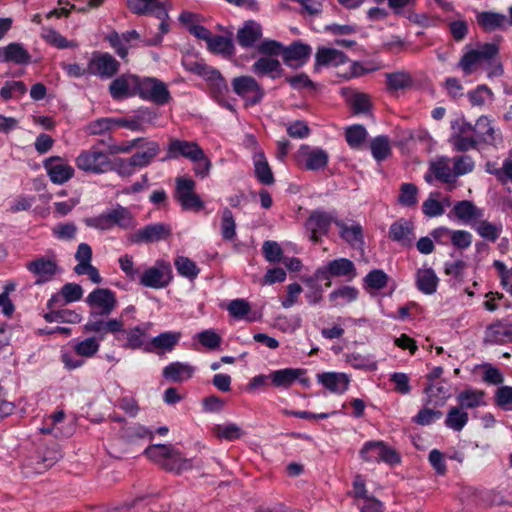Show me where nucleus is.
Returning a JSON list of instances; mask_svg holds the SVG:
<instances>
[{"label": "nucleus", "instance_id": "1", "mask_svg": "<svg viewBox=\"0 0 512 512\" xmlns=\"http://www.w3.org/2000/svg\"><path fill=\"white\" fill-rule=\"evenodd\" d=\"M311 52V46L301 40H295L289 46H286L278 40L265 38L256 46V54L282 56L284 65L294 69L307 64Z\"/></svg>", "mask_w": 512, "mask_h": 512}, {"label": "nucleus", "instance_id": "2", "mask_svg": "<svg viewBox=\"0 0 512 512\" xmlns=\"http://www.w3.org/2000/svg\"><path fill=\"white\" fill-rule=\"evenodd\" d=\"M314 273L316 277L324 279V287H331L334 278H343L350 282L358 275L354 262L346 257L332 259L316 268Z\"/></svg>", "mask_w": 512, "mask_h": 512}, {"label": "nucleus", "instance_id": "3", "mask_svg": "<svg viewBox=\"0 0 512 512\" xmlns=\"http://www.w3.org/2000/svg\"><path fill=\"white\" fill-rule=\"evenodd\" d=\"M104 317L108 316L88 313L87 322L83 327L84 332L97 334L96 337L100 341L105 340L108 334L114 335L115 340L120 341V334L125 331V322L122 318H108L105 320Z\"/></svg>", "mask_w": 512, "mask_h": 512}, {"label": "nucleus", "instance_id": "4", "mask_svg": "<svg viewBox=\"0 0 512 512\" xmlns=\"http://www.w3.org/2000/svg\"><path fill=\"white\" fill-rule=\"evenodd\" d=\"M143 101H150L157 106L167 105L171 100V94L166 83L156 77H139L138 93Z\"/></svg>", "mask_w": 512, "mask_h": 512}, {"label": "nucleus", "instance_id": "5", "mask_svg": "<svg viewBox=\"0 0 512 512\" xmlns=\"http://www.w3.org/2000/svg\"><path fill=\"white\" fill-rule=\"evenodd\" d=\"M76 166L86 173L97 175L112 172V160L97 146L81 151L76 158Z\"/></svg>", "mask_w": 512, "mask_h": 512}, {"label": "nucleus", "instance_id": "6", "mask_svg": "<svg viewBox=\"0 0 512 512\" xmlns=\"http://www.w3.org/2000/svg\"><path fill=\"white\" fill-rule=\"evenodd\" d=\"M196 182L192 178L177 177L175 179L174 198L185 211L198 212L204 208V202L196 193Z\"/></svg>", "mask_w": 512, "mask_h": 512}, {"label": "nucleus", "instance_id": "7", "mask_svg": "<svg viewBox=\"0 0 512 512\" xmlns=\"http://www.w3.org/2000/svg\"><path fill=\"white\" fill-rule=\"evenodd\" d=\"M360 458L366 462H384L394 466L401 462V456L395 449L382 441H367L359 451Z\"/></svg>", "mask_w": 512, "mask_h": 512}, {"label": "nucleus", "instance_id": "8", "mask_svg": "<svg viewBox=\"0 0 512 512\" xmlns=\"http://www.w3.org/2000/svg\"><path fill=\"white\" fill-rule=\"evenodd\" d=\"M233 92L245 101V107H254L265 97V89L252 76H237L232 80Z\"/></svg>", "mask_w": 512, "mask_h": 512}, {"label": "nucleus", "instance_id": "9", "mask_svg": "<svg viewBox=\"0 0 512 512\" xmlns=\"http://www.w3.org/2000/svg\"><path fill=\"white\" fill-rule=\"evenodd\" d=\"M297 165L306 171L317 172L324 170L329 164V153L321 147H311L309 144H301L296 155Z\"/></svg>", "mask_w": 512, "mask_h": 512}, {"label": "nucleus", "instance_id": "10", "mask_svg": "<svg viewBox=\"0 0 512 512\" xmlns=\"http://www.w3.org/2000/svg\"><path fill=\"white\" fill-rule=\"evenodd\" d=\"M339 219L332 216L331 213L316 209L309 214V217L304 223L309 233V239L315 245L321 244L323 237L326 236L332 224H335Z\"/></svg>", "mask_w": 512, "mask_h": 512}, {"label": "nucleus", "instance_id": "11", "mask_svg": "<svg viewBox=\"0 0 512 512\" xmlns=\"http://www.w3.org/2000/svg\"><path fill=\"white\" fill-rule=\"evenodd\" d=\"M61 454L54 448H38L23 461L24 473L41 474L56 464Z\"/></svg>", "mask_w": 512, "mask_h": 512}, {"label": "nucleus", "instance_id": "12", "mask_svg": "<svg viewBox=\"0 0 512 512\" xmlns=\"http://www.w3.org/2000/svg\"><path fill=\"white\" fill-rule=\"evenodd\" d=\"M120 63L108 52H93L88 60L87 72L101 79H110L119 72Z\"/></svg>", "mask_w": 512, "mask_h": 512}, {"label": "nucleus", "instance_id": "13", "mask_svg": "<svg viewBox=\"0 0 512 512\" xmlns=\"http://www.w3.org/2000/svg\"><path fill=\"white\" fill-rule=\"evenodd\" d=\"M172 281V272L169 262L157 260L155 266L143 271L140 284L143 287L162 289L169 286Z\"/></svg>", "mask_w": 512, "mask_h": 512}, {"label": "nucleus", "instance_id": "14", "mask_svg": "<svg viewBox=\"0 0 512 512\" xmlns=\"http://www.w3.org/2000/svg\"><path fill=\"white\" fill-rule=\"evenodd\" d=\"M85 302L91 308L90 313L102 316H110L117 304L115 292L101 287L89 292Z\"/></svg>", "mask_w": 512, "mask_h": 512}, {"label": "nucleus", "instance_id": "15", "mask_svg": "<svg viewBox=\"0 0 512 512\" xmlns=\"http://www.w3.org/2000/svg\"><path fill=\"white\" fill-rule=\"evenodd\" d=\"M205 76L213 100L230 112L237 113L235 106L228 100V85L220 71L210 67Z\"/></svg>", "mask_w": 512, "mask_h": 512}, {"label": "nucleus", "instance_id": "16", "mask_svg": "<svg viewBox=\"0 0 512 512\" xmlns=\"http://www.w3.org/2000/svg\"><path fill=\"white\" fill-rule=\"evenodd\" d=\"M180 157H184L190 161L203 160L204 150L197 142L171 138L167 148V155L162 158V161L178 159Z\"/></svg>", "mask_w": 512, "mask_h": 512}, {"label": "nucleus", "instance_id": "17", "mask_svg": "<svg viewBox=\"0 0 512 512\" xmlns=\"http://www.w3.org/2000/svg\"><path fill=\"white\" fill-rule=\"evenodd\" d=\"M499 54V46L495 43L486 42L479 44L476 49L464 53L458 66L465 72L470 74L472 66L482 61H489L497 57Z\"/></svg>", "mask_w": 512, "mask_h": 512}, {"label": "nucleus", "instance_id": "18", "mask_svg": "<svg viewBox=\"0 0 512 512\" xmlns=\"http://www.w3.org/2000/svg\"><path fill=\"white\" fill-rule=\"evenodd\" d=\"M171 235V228L169 225L158 222L148 224L143 228L134 231L129 235L128 240L132 244H150L164 239H168Z\"/></svg>", "mask_w": 512, "mask_h": 512}, {"label": "nucleus", "instance_id": "19", "mask_svg": "<svg viewBox=\"0 0 512 512\" xmlns=\"http://www.w3.org/2000/svg\"><path fill=\"white\" fill-rule=\"evenodd\" d=\"M139 77L134 74L116 76L110 83V86H108L112 99L114 101H122L136 96Z\"/></svg>", "mask_w": 512, "mask_h": 512}, {"label": "nucleus", "instance_id": "20", "mask_svg": "<svg viewBox=\"0 0 512 512\" xmlns=\"http://www.w3.org/2000/svg\"><path fill=\"white\" fill-rule=\"evenodd\" d=\"M43 167L51 182L63 185L72 179L74 169L59 156H51L43 161Z\"/></svg>", "mask_w": 512, "mask_h": 512}, {"label": "nucleus", "instance_id": "21", "mask_svg": "<svg viewBox=\"0 0 512 512\" xmlns=\"http://www.w3.org/2000/svg\"><path fill=\"white\" fill-rule=\"evenodd\" d=\"M262 39V26L255 20H247L238 28L236 41L240 48L250 49L256 47L264 41Z\"/></svg>", "mask_w": 512, "mask_h": 512}, {"label": "nucleus", "instance_id": "22", "mask_svg": "<svg viewBox=\"0 0 512 512\" xmlns=\"http://www.w3.org/2000/svg\"><path fill=\"white\" fill-rule=\"evenodd\" d=\"M317 382L332 394L343 395L350 385V376L343 372L325 371L317 373Z\"/></svg>", "mask_w": 512, "mask_h": 512}, {"label": "nucleus", "instance_id": "23", "mask_svg": "<svg viewBox=\"0 0 512 512\" xmlns=\"http://www.w3.org/2000/svg\"><path fill=\"white\" fill-rule=\"evenodd\" d=\"M27 269L30 273L37 276L35 280L36 285H42L52 280L57 274V262L52 259L45 258L44 256L38 257L35 260L27 263Z\"/></svg>", "mask_w": 512, "mask_h": 512}, {"label": "nucleus", "instance_id": "24", "mask_svg": "<svg viewBox=\"0 0 512 512\" xmlns=\"http://www.w3.org/2000/svg\"><path fill=\"white\" fill-rule=\"evenodd\" d=\"M349 61L345 53L336 48L318 46L315 53L314 69L318 71L321 67L344 65Z\"/></svg>", "mask_w": 512, "mask_h": 512}, {"label": "nucleus", "instance_id": "25", "mask_svg": "<svg viewBox=\"0 0 512 512\" xmlns=\"http://www.w3.org/2000/svg\"><path fill=\"white\" fill-rule=\"evenodd\" d=\"M128 10L136 15H153L156 18L168 17V11L159 0H126Z\"/></svg>", "mask_w": 512, "mask_h": 512}, {"label": "nucleus", "instance_id": "26", "mask_svg": "<svg viewBox=\"0 0 512 512\" xmlns=\"http://www.w3.org/2000/svg\"><path fill=\"white\" fill-rule=\"evenodd\" d=\"M307 370L301 368H283L270 372V384L278 389H289L296 379L303 376Z\"/></svg>", "mask_w": 512, "mask_h": 512}, {"label": "nucleus", "instance_id": "27", "mask_svg": "<svg viewBox=\"0 0 512 512\" xmlns=\"http://www.w3.org/2000/svg\"><path fill=\"white\" fill-rule=\"evenodd\" d=\"M388 238L403 246H410L414 240V227L405 219L394 221L388 231Z\"/></svg>", "mask_w": 512, "mask_h": 512}, {"label": "nucleus", "instance_id": "28", "mask_svg": "<svg viewBox=\"0 0 512 512\" xmlns=\"http://www.w3.org/2000/svg\"><path fill=\"white\" fill-rule=\"evenodd\" d=\"M2 62L28 65L31 63V55L22 43L12 42L2 48Z\"/></svg>", "mask_w": 512, "mask_h": 512}, {"label": "nucleus", "instance_id": "29", "mask_svg": "<svg viewBox=\"0 0 512 512\" xmlns=\"http://www.w3.org/2000/svg\"><path fill=\"white\" fill-rule=\"evenodd\" d=\"M335 225L339 229V237L346 241L349 245L352 247L363 245V226H361L359 223L348 225L344 220H336Z\"/></svg>", "mask_w": 512, "mask_h": 512}, {"label": "nucleus", "instance_id": "30", "mask_svg": "<svg viewBox=\"0 0 512 512\" xmlns=\"http://www.w3.org/2000/svg\"><path fill=\"white\" fill-rule=\"evenodd\" d=\"M485 342L491 344H504L506 342H512L511 327L502 321L492 322L486 328Z\"/></svg>", "mask_w": 512, "mask_h": 512}, {"label": "nucleus", "instance_id": "31", "mask_svg": "<svg viewBox=\"0 0 512 512\" xmlns=\"http://www.w3.org/2000/svg\"><path fill=\"white\" fill-rule=\"evenodd\" d=\"M195 373V368L182 362H171L163 368L162 376L174 383H182L190 379Z\"/></svg>", "mask_w": 512, "mask_h": 512}, {"label": "nucleus", "instance_id": "32", "mask_svg": "<svg viewBox=\"0 0 512 512\" xmlns=\"http://www.w3.org/2000/svg\"><path fill=\"white\" fill-rule=\"evenodd\" d=\"M423 393L426 395L423 400L424 406L442 407L450 396L449 389L441 383L429 382Z\"/></svg>", "mask_w": 512, "mask_h": 512}, {"label": "nucleus", "instance_id": "33", "mask_svg": "<svg viewBox=\"0 0 512 512\" xmlns=\"http://www.w3.org/2000/svg\"><path fill=\"white\" fill-rule=\"evenodd\" d=\"M206 47L212 54L222 56L223 59H232L235 55V46L232 35L224 36L217 34L206 43Z\"/></svg>", "mask_w": 512, "mask_h": 512}, {"label": "nucleus", "instance_id": "34", "mask_svg": "<svg viewBox=\"0 0 512 512\" xmlns=\"http://www.w3.org/2000/svg\"><path fill=\"white\" fill-rule=\"evenodd\" d=\"M485 391L475 388H465L456 396L457 406L462 409H475L485 405Z\"/></svg>", "mask_w": 512, "mask_h": 512}, {"label": "nucleus", "instance_id": "35", "mask_svg": "<svg viewBox=\"0 0 512 512\" xmlns=\"http://www.w3.org/2000/svg\"><path fill=\"white\" fill-rule=\"evenodd\" d=\"M439 279L432 268H419L415 275V284L420 292L431 295L436 292Z\"/></svg>", "mask_w": 512, "mask_h": 512}, {"label": "nucleus", "instance_id": "36", "mask_svg": "<svg viewBox=\"0 0 512 512\" xmlns=\"http://www.w3.org/2000/svg\"><path fill=\"white\" fill-rule=\"evenodd\" d=\"M140 149L128 158L140 169L149 166L161 151V147L155 141L144 142Z\"/></svg>", "mask_w": 512, "mask_h": 512}, {"label": "nucleus", "instance_id": "37", "mask_svg": "<svg viewBox=\"0 0 512 512\" xmlns=\"http://www.w3.org/2000/svg\"><path fill=\"white\" fill-rule=\"evenodd\" d=\"M114 227L124 230L134 226V216L130 213L129 209L116 204L115 208L102 212Z\"/></svg>", "mask_w": 512, "mask_h": 512}, {"label": "nucleus", "instance_id": "38", "mask_svg": "<svg viewBox=\"0 0 512 512\" xmlns=\"http://www.w3.org/2000/svg\"><path fill=\"white\" fill-rule=\"evenodd\" d=\"M477 24L485 32L504 29L507 18L504 14L494 11H482L476 16Z\"/></svg>", "mask_w": 512, "mask_h": 512}, {"label": "nucleus", "instance_id": "39", "mask_svg": "<svg viewBox=\"0 0 512 512\" xmlns=\"http://www.w3.org/2000/svg\"><path fill=\"white\" fill-rule=\"evenodd\" d=\"M143 454L153 461L165 460L164 467L169 471L175 468L174 465L170 464L172 457L176 454L171 445L152 444L144 449Z\"/></svg>", "mask_w": 512, "mask_h": 512}, {"label": "nucleus", "instance_id": "40", "mask_svg": "<svg viewBox=\"0 0 512 512\" xmlns=\"http://www.w3.org/2000/svg\"><path fill=\"white\" fill-rule=\"evenodd\" d=\"M304 285L307 287L306 299L309 305H317L323 299L324 285L321 284V281H324L323 278L316 277V274H312L309 276H302L301 278Z\"/></svg>", "mask_w": 512, "mask_h": 512}, {"label": "nucleus", "instance_id": "41", "mask_svg": "<svg viewBox=\"0 0 512 512\" xmlns=\"http://www.w3.org/2000/svg\"><path fill=\"white\" fill-rule=\"evenodd\" d=\"M429 171L434 174L436 180L444 184L452 185L456 182V173L450 168L447 158H441L431 162Z\"/></svg>", "mask_w": 512, "mask_h": 512}, {"label": "nucleus", "instance_id": "42", "mask_svg": "<svg viewBox=\"0 0 512 512\" xmlns=\"http://www.w3.org/2000/svg\"><path fill=\"white\" fill-rule=\"evenodd\" d=\"M120 435L126 442L136 443L141 440H153L154 431L142 424H132L122 428Z\"/></svg>", "mask_w": 512, "mask_h": 512}, {"label": "nucleus", "instance_id": "43", "mask_svg": "<svg viewBox=\"0 0 512 512\" xmlns=\"http://www.w3.org/2000/svg\"><path fill=\"white\" fill-rule=\"evenodd\" d=\"M254 175L262 185H273L275 182L274 174L262 152L254 156Z\"/></svg>", "mask_w": 512, "mask_h": 512}, {"label": "nucleus", "instance_id": "44", "mask_svg": "<svg viewBox=\"0 0 512 512\" xmlns=\"http://www.w3.org/2000/svg\"><path fill=\"white\" fill-rule=\"evenodd\" d=\"M473 132H475L479 143L495 144V130L489 117L480 116L476 124L473 125Z\"/></svg>", "mask_w": 512, "mask_h": 512}, {"label": "nucleus", "instance_id": "45", "mask_svg": "<svg viewBox=\"0 0 512 512\" xmlns=\"http://www.w3.org/2000/svg\"><path fill=\"white\" fill-rule=\"evenodd\" d=\"M386 88L390 92L408 89L413 85V78L406 71L386 73Z\"/></svg>", "mask_w": 512, "mask_h": 512}, {"label": "nucleus", "instance_id": "46", "mask_svg": "<svg viewBox=\"0 0 512 512\" xmlns=\"http://www.w3.org/2000/svg\"><path fill=\"white\" fill-rule=\"evenodd\" d=\"M452 213L455 214L459 220L465 222L480 218L483 215V212L469 200L456 202L454 208H452Z\"/></svg>", "mask_w": 512, "mask_h": 512}, {"label": "nucleus", "instance_id": "47", "mask_svg": "<svg viewBox=\"0 0 512 512\" xmlns=\"http://www.w3.org/2000/svg\"><path fill=\"white\" fill-rule=\"evenodd\" d=\"M468 422L469 414L464 409L451 406L447 417H445L444 425L452 431H461Z\"/></svg>", "mask_w": 512, "mask_h": 512}, {"label": "nucleus", "instance_id": "48", "mask_svg": "<svg viewBox=\"0 0 512 512\" xmlns=\"http://www.w3.org/2000/svg\"><path fill=\"white\" fill-rule=\"evenodd\" d=\"M389 277L384 270L374 268L365 275L363 279V287L366 291L381 290L387 286Z\"/></svg>", "mask_w": 512, "mask_h": 512}, {"label": "nucleus", "instance_id": "49", "mask_svg": "<svg viewBox=\"0 0 512 512\" xmlns=\"http://www.w3.org/2000/svg\"><path fill=\"white\" fill-rule=\"evenodd\" d=\"M148 325L142 324L135 326L134 328H125L121 334H126V342L124 347L129 349H139L144 344L145 335H147Z\"/></svg>", "mask_w": 512, "mask_h": 512}, {"label": "nucleus", "instance_id": "50", "mask_svg": "<svg viewBox=\"0 0 512 512\" xmlns=\"http://www.w3.org/2000/svg\"><path fill=\"white\" fill-rule=\"evenodd\" d=\"M359 297V290L354 286H341L329 294V300L335 305L349 304Z\"/></svg>", "mask_w": 512, "mask_h": 512}, {"label": "nucleus", "instance_id": "51", "mask_svg": "<svg viewBox=\"0 0 512 512\" xmlns=\"http://www.w3.org/2000/svg\"><path fill=\"white\" fill-rule=\"evenodd\" d=\"M174 265L178 275L190 281L196 279L200 273V269L198 268L196 262L186 256L176 257Z\"/></svg>", "mask_w": 512, "mask_h": 512}, {"label": "nucleus", "instance_id": "52", "mask_svg": "<svg viewBox=\"0 0 512 512\" xmlns=\"http://www.w3.org/2000/svg\"><path fill=\"white\" fill-rule=\"evenodd\" d=\"M100 341L96 336L87 337L84 340H78L73 345V352L78 356L91 358L98 353Z\"/></svg>", "mask_w": 512, "mask_h": 512}, {"label": "nucleus", "instance_id": "53", "mask_svg": "<svg viewBox=\"0 0 512 512\" xmlns=\"http://www.w3.org/2000/svg\"><path fill=\"white\" fill-rule=\"evenodd\" d=\"M371 153L374 160L380 162L385 161L392 153L391 144L388 136H376L371 141Z\"/></svg>", "mask_w": 512, "mask_h": 512}, {"label": "nucleus", "instance_id": "54", "mask_svg": "<svg viewBox=\"0 0 512 512\" xmlns=\"http://www.w3.org/2000/svg\"><path fill=\"white\" fill-rule=\"evenodd\" d=\"M46 323H80L81 316L74 310H50L43 315Z\"/></svg>", "mask_w": 512, "mask_h": 512}, {"label": "nucleus", "instance_id": "55", "mask_svg": "<svg viewBox=\"0 0 512 512\" xmlns=\"http://www.w3.org/2000/svg\"><path fill=\"white\" fill-rule=\"evenodd\" d=\"M367 130L363 124H353L345 130V140L351 149H359L365 143Z\"/></svg>", "mask_w": 512, "mask_h": 512}, {"label": "nucleus", "instance_id": "56", "mask_svg": "<svg viewBox=\"0 0 512 512\" xmlns=\"http://www.w3.org/2000/svg\"><path fill=\"white\" fill-rule=\"evenodd\" d=\"M279 56H265L261 55L259 59L255 60V62L251 66V71L255 76L265 77L267 76L273 68L277 67V63L280 62L277 59Z\"/></svg>", "mask_w": 512, "mask_h": 512}, {"label": "nucleus", "instance_id": "57", "mask_svg": "<svg viewBox=\"0 0 512 512\" xmlns=\"http://www.w3.org/2000/svg\"><path fill=\"white\" fill-rule=\"evenodd\" d=\"M42 37L47 44L58 49H66L77 46L53 28H43Z\"/></svg>", "mask_w": 512, "mask_h": 512}, {"label": "nucleus", "instance_id": "58", "mask_svg": "<svg viewBox=\"0 0 512 512\" xmlns=\"http://www.w3.org/2000/svg\"><path fill=\"white\" fill-rule=\"evenodd\" d=\"M147 116L149 118L151 116L149 109H141L139 114L135 115L133 118H115V126L124 127L130 131H143V120Z\"/></svg>", "mask_w": 512, "mask_h": 512}, {"label": "nucleus", "instance_id": "59", "mask_svg": "<svg viewBox=\"0 0 512 512\" xmlns=\"http://www.w3.org/2000/svg\"><path fill=\"white\" fill-rule=\"evenodd\" d=\"M475 230L483 239L494 243L499 239L502 226L501 224H494L488 220H480Z\"/></svg>", "mask_w": 512, "mask_h": 512}, {"label": "nucleus", "instance_id": "60", "mask_svg": "<svg viewBox=\"0 0 512 512\" xmlns=\"http://www.w3.org/2000/svg\"><path fill=\"white\" fill-rule=\"evenodd\" d=\"M180 339V333L167 331L155 336L150 344L155 348L171 351Z\"/></svg>", "mask_w": 512, "mask_h": 512}, {"label": "nucleus", "instance_id": "61", "mask_svg": "<svg viewBox=\"0 0 512 512\" xmlns=\"http://www.w3.org/2000/svg\"><path fill=\"white\" fill-rule=\"evenodd\" d=\"M27 93V86L23 81L9 80L4 82L1 88L2 99H19Z\"/></svg>", "mask_w": 512, "mask_h": 512}, {"label": "nucleus", "instance_id": "62", "mask_svg": "<svg viewBox=\"0 0 512 512\" xmlns=\"http://www.w3.org/2000/svg\"><path fill=\"white\" fill-rule=\"evenodd\" d=\"M493 402L503 411H512V386H499L493 394Z\"/></svg>", "mask_w": 512, "mask_h": 512}, {"label": "nucleus", "instance_id": "63", "mask_svg": "<svg viewBox=\"0 0 512 512\" xmlns=\"http://www.w3.org/2000/svg\"><path fill=\"white\" fill-rule=\"evenodd\" d=\"M235 220L231 209L225 208L222 211V221H220V233L226 241H232L237 233L235 232Z\"/></svg>", "mask_w": 512, "mask_h": 512}, {"label": "nucleus", "instance_id": "64", "mask_svg": "<svg viewBox=\"0 0 512 512\" xmlns=\"http://www.w3.org/2000/svg\"><path fill=\"white\" fill-rule=\"evenodd\" d=\"M417 186L413 183H402L398 203L403 207H412L417 203Z\"/></svg>", "mask_w": 512, "mask_h": 512}]
</instances>
